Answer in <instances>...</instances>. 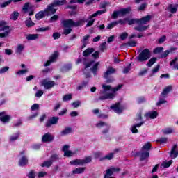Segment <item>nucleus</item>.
<instances>
[{"mask_svg": "<svg viewBox=\"0 0 178 178\" xmlns=\"http://www.w3.org/2000/svg\"><path fill=\"white\" fill-rule=\"evenodd\" d=\"M123 87V85L120 84L115 88H113L112 86L109 85H102V88H103L104 90H101L99 92L100 96L99 97L97 101H105V99H113L115 98V92L116 91H119L120 88Z\"/></svg>", "mask_w": 178, "mask_h": 178, "instance_id": "1", "label": "nucleus"}, {"mask_svg": "<svg viewBox=\"0 0 178 178\" xmlns=\"http://www.w3.org/2000/svg\"><path fill=\"white\" fill-rule=\"evenodd\" d=\"M63 27L65 29H72V27H79L83 26L84 24V19H79L76 22L73 19H66L62 22Z\"/></svg>", "mask_w": 178, "mask_h": 178, "instance_id": "2", "label": "nucleus"}, {"mask_svg": "<svg viewBox=\"0 0 178 178\" xmlns=\"http://www.w3.org/2000/svg\"><path fill=\"white\" fill-rule=\"evenodd\" d=\"M92 161V157L87 156L84 159H77L72 160L70 162V165H73V166H81L86 165V163H90Z\"/></svg>", "mask_w": 178, "mask_h": 178, "instance_id": "3", "label": "nucleus"}, {"mask_svg": "<svg viewBox=\"0 0 178 178\" xmlns=\"http://www.w3.org/2000/svg\"><path fill=\"white\" fill-rule=\"evenodd\" d=\"M149 58H151V51L148 49H145L140 51L136 59L138 62H147Z\"/></svg>", "mask_w": 178, "mask_h": 178, "instance_id": "4", "label": "nucleus"}, {"mask_svg": "<svg viewBox=\"0 0 178 178\" xmlns=\"http://www.w3.org/2000/svg\"><path fill=\"white\" fill-rule=\"evenodd\" d=\"M106 12V9H104L103 10H98L92 15H90L88 19L84 20V23H87L86 27H91L92 24H94V22H95V19L94 17H97V16H99L101 15H103V13H105Z\"/></svg>", "mask_w": 178, "mask_h": 178, "instance_id": "5", "label": "nucleus"}, {"mask_svg": "<svg viewBox=\"0 0 178 178\" xmlns=\"http://www.w3.org/2000/svg\"><path fill=\"white\" fill-rule=\"evenodd\" d=\"M131 12V7H128L127 8H122L118 11H114L111 15L112 19H118L119 16L122 17V16H124V15H127Z\"/></svg>", "mask_w": 178, "mask_h": 178, "instance_id": "6", "label": "nucleus"}, {"mask_svg": "<svg viewBox=\"0 0 178 178\" xmlns=\"http://www.w3.org/2000/svg\"><path fill=\"white\" fill-rule=\"evenodd\" d=\"M0 31H4V33H0V38H1L8 37L9 35V33H10L9 26H6V23H5L3 21L0 22Z\"/></svg>", "mask_w": 178, "mask_h": 178, "instance_id": "7", "label": "nucleus"}, {"mask_svg": "<svg viewBox=\"0 0 178 178\" xmlns=\"http://www.w3.org/2000/svg\"><path fill=\"white\" fill-rule=\"evenodd\" d=\"M95 126L97 129H102V134H108V133H109L110 127L108 123L103 121H99Z\"/></svg>", "mask_w": 178, "mask_h": 178, "instance_id": "8", "label": "nucleus"}, {"mask_svg": "<svg viewBox=\"0 0 178 178\" xmlns=\"http://www.w3.org/2000/svg\"><path fill=\"white\" fill-rule=\"evenodd\" d=\"M111 109H113L115 113H122L123 112V109H124V106L120 104V102H118L115 104L111 106Z\"/></svg>", "mask_w": 178, "mask_h": 178, "instance_id": "9", "label": "nucleus"}, {"mask_svg": "<svg viewBox=\"0 0 178 178\" xmlns=\"http://www.w3.org/2000/svg\"><path fill=\"white\" fill-rule=\"evenodd\" d=\"M41 86H42L45 90H51V88L55 86V81L44 79L42 81Z\"/></svg>", "mask_w": 178, "mask_h": 178, "instance_id": "10", "label": "nucleus"}, {"mask_svg": "<svg viewBox=\"0 0 178 178\" xmlns=\"http://www.w3.org/2000/svg\"><path fill=\"white\" fill-rule=\"evenodd\" d=\"M116 172H120V168H111L106 170V174L104 175V178H111L112 175Z\"/></svg>", "mask_w": 178, "mask_h": 178, "instance_id": "11", "label": "nucleus"}, {"mask_svg": "<svg viewBox=\"0 0 178 178\" xmlns=\"http://www.w3.org/2000/svg\"><path fill=\"white\" fill-rule=\"evenodd\" d=\"M54 8H56V6L54 5V3L47 6V8L44 10L46 16H49V15H55L56 13V9Z\"/></svg>", "mask_w": 178, "mask_h": 178, "instance_id": "12", "label": "nucleus"}, {"mask_svg": "<svg viewBox=\"0 0 178 178\" xmlns=\"http://www.w3.org/2000/svg\"><path fill=\"white\" fill-rule=\"evenodd\" d=\"M54 136L51 134V133H47L42 137V143H52L54 141Z\"/></svg>", "mask_w": 178, "mask_h": 178, "instance_id": "13", "label": "nucleus"}, {"mask_svg": "<svg viewBox=\"0 0 178 178\" xmlns=\"http://www.w3.org/2000/svg\"><path fill=\"white\" fill-rule=\"evenodd\" d=\"M58 120L59 118L52 117L51 118L49 119L48 121L46 122V127H51V126L54 124H57Z\"/></svg>", "mask_w": 178, "mask_h": 178, "instance_id": "14", "label": "nucleus"}, {"mask_svg": "<svg viewBox=\"0 0 178 178\" xmlns=\"http://www.w3.org/2000/svg\"><path fill=\"white\" fill-rule=\"evenodd\" d=\"M151 15H147L141 19H138V24H147V23L151 21Z\"/></svg>", "mask_w": 178, "mask_h": 178, "instance_id": "15", "label": "nucleus"}, {"mask_svg": "<svg viewBox=\"0 0 178 178\" xmlns=\"http://www.w3.org/2000/svg\"><path fill=\"white\" fill-rule=\"evenodd\" d=\"M113 73H116V69L112 67H108L107 68L106 72L104 73V79H108L111 74H113Z\"/></svg>", "mask_w": 178, "mask_h": 178, "instance_id": "16", "label": "nucleus"}, {"mask_svg": "<svg viewBox=\"0 0 178 178\" xmlns=\"http://www.w3.org/2000/svg\"><path fill=\"white\" fill-rule=\"evenodd\" d=\"M58 52H54V54L53 55L51 56L49 60H47L46 62V63L44 64V66H49L52 63L55 62V59H56V58H58Z\"/></svg>", "mask_w": 178, "mask_h": 178, "instance_id": "17", "label": "nucleus"}, {"mask_svg": "<svg viewBox=\"0 0 178 178\" xmlns=\"http://www.w3.org/2000/svg\"><path fill=\"white\" fill-rule=\"evenodd\" d=\"M176 149H177V145H174L170 154V158H172V159H175V158H177L178 151H177Z\"/></svg>", "mask_w": 178, "mask_h": 178, "instance_id": "18", "label": "nucleus"}, {"mask_svg": "<svg viewBox=\"0 0 178 178\" xmlns=\"http://www.w3.org/2000/svg\"><path fill=\"white\" fill-rule=\"evenodd\" d=\"M10 115H5V112L0 113V120L3 122V123H8L9 120H10Z\"/></svg>", "mask_w": 178, "mask_h": 178, "instance_id": "19", "label": "nucleus"}, {"mask_svg": "<svg viewBox=\"0 0 178 178\" xmlns=\"http://www.w3.org/2000/svg\"><path fill=\"white\" fill-rule=\"evenodd\" d=\"M143 124H144V122H141L140 123L134 124L131 127V131H132V133L134 134L138 133V130L137 129V127H141V126H143Z\"/></svg>", "mask_w": 178, "mask_h": 178, "instance_id": "20", "label": "nucleus"}, {"mask_svg": "<svg viewBox=\"0 0 178 178\" xmlns=\"http://www.w3.org/2000/svg\"><path fill=\"white\" fill-rule=\"evenodd\" d=\"M21 1L22 0H8L7 1L2 3L0 5V8H6V6H9V5H10V3H12V2H14L15 3H16L17 2H21Z\"/></svg>", "mask_w": 178, "mask_h": 178, "instance_id": "21", "label": "nucleus"}, {"mask_svg": "<svg viewBox=\"0 0 178 178\" xmlns=\"http://www.w3.org/2000/svg\"><path fill=\"white\" fill-rule=\"evenodd\" d=\"M139 156L140 158V161H144L149 158V152L142 151L139 153Z\"/></svg>", "mask_w": 178, "mask_h": 178, "instance_id": "22", "label": "nucleus"}, {"mask_svg": "<svg viewBox=\"0 0 178 178\" xmlns=\"http://www.w3.org/2000/svg\"><path fill=\"white\" fill-rule=\"evenodd\" d=\"M23 51H24V44H17L15 49L16 54H17L18 55H21Z\"/></svg>", "mask_w": 178, "mask_h": 178, "instance_id": "23", "label": "nucleus"}, {"mask_svg": "<svg viewBox=\"0 0 178 178\" xmlns=\"http://www.w3.org/2000/svg\"><path fill=\"white\" fill-rule=\"evenodd\" d=\"M29 163V160L25 156H22L19 161V166H26Z\"/></svg>", "mask_w": 178, "mask_h": 178, "instance_id": "24", "label": "nucleus"}, {"mask_svg": "<svg viewBox=\"0 0 178 178\" xmlns=\"http://www.w3.org/2000/svg\"><path fill=\"white\" fill-rule=\"evenodd\" d=\"M147 119L149 118L150 119H155L156 116H158V112L156 111H152L146 113L145 115Z\"/></svg>", "mask_w": 178, "mask_h": 178, "instance_id": "25", "label": "nucleus"}, {"mask_svg": "<svg viewBox=\"0 0 178 178\" xmlns=\"http://www.w3.org/2000/svg\"><path fill=\"white\" fill-rule=\"evenodd\" d=\"M178 57H175V59L170 62V66H172L173 69L178 70Z\"/></svg>", "mask_w": 178, "mask_h": 178, "instance_id": "26", "label": "nucleus"}, {"mask_svg": "<svg viewBox=\"0 0 178 178\" xmlns=\"http://www.w3.org/2000/svg\"><path fill=\"white\" fill-rule=\"evenodd\" d=\"M84 170H86V168L84 167H79L76 168L72 171V173L74 175H80L81 173H84Z\"/></svg>", "mask_w": 178, "mask_h": 178, "instance_id": "27", "label": "nucleus"}, {"mask_svg": "<svg viewBox=\"0 0 178 178\" xmlns=\"http://www.w3.org/2000/svg\"><path fill=\"white\" fill-rule=\"evenodd\" d=\"M172 88H173L172 86H167L165 88L163 89V90L161 93V95L163 97H166V95L169 94V92H170V91H172Z\"/></svg>", "mask_w": 178, "mask_h": 178, "instance_id": "28", "label": "nucleus"}, {"mask_svg": "<svg viewBox=\"0 0 178 178\" xmlns=\"http://www.w3.org/2000/svg\"><path fill=\"white\" fill-rule=\"evenodd\" d=\"M70 133H73V129L72 127H66L64 130L61 131V136H67V134H70Z\"/></svg>", "mask_w": 178, "mask_h": 178, "instance_id": "29", "label": "nucleus"}, {"mask_svg": "<svg viewBox=\"0 0 178 178\" xmlns=\"http://www.w3.org/2000/svg\"><path fill=\"white\" fill-rule=\"evenodd\" d=\"M26 40L29 41H34V40H37L38 38V34H28L26 35Z\"/></svg>", "mask_w": 178, "mask_h": 178, "instance_id": "30", "label": "nucleus"}, {"mask_svg": "<svg viewBox=\"0 0 178 178\" xmlns=\"http://www.w3.org/2000/svg\"><path fill=\"white\" fill-rule=\"evenodd\" d=\"M44 16H47V13H45V10L44 11H40L35 15V18L37 20H41L44 17Z\"/></svg>", "mask_w": 178, "mask_h": 178, "instance_id": "31", "label": "nucleus"}, {"mask_svg": "<svg viewBox=\"0 0 178 178\" xmlns=\"http://www.w3.org/2000/svg\"><path fill=\"white\" fill-rule=\"evenodd\" d=\"M72 70V65L70 64H67L65 65H64L62 68H61V72L63 73H65V72H69V70Z\"/></svg>", "mask_w": 178, "mask_h": 178, "instance_id": "32", "label": "nucleus"}, {"mask_svg": "<svg viewBox=\"0 0 178 178\" xmlns=\"http://www.w3.org/2000/svg\"><path fill=\"white\" fill-rule=\"evenodd\" d=\"M127 23L129 25L131 26L132 24H138V19H129L127 18Z\"/></svg>", "mask_w": 178, "mask_h": 178, "instance_id": "33", "label": "nucleus"}, {"mask_svg": "<svg viewBox=\"0 0 178 178\" xmlns=\"http://www.w3.org/2000/svg\"><path fill=\"white\" fill-rule=\"evenodd\" d=\"M92 52H94V48H88L83 52V55L84 56H88L89 55H91Z\"/></svg>", "mask_w": 178, "mask_h": 178, "instance_id": "34", "label": "nucleus"}, {"mask_svg": "<svg viewBox=\"0 0 178 178\" xmlns=\"http://www.w3.org/2000/svg\"><path fill=\"white\" fill-rule=\"evenodd\" d=\"M53 3L54 6H60L62 5L66 4V0H56Z\"/></svg>", "mask_w": 178, "mask_h": 178, "instance_id": "35", "label": "nucleus"}, {"mask_svg": "<svg viewBox=\"0 0 178 178\" xmlns=\"http://www.w3.org/2000/svg\"><path fill=\"white\" fill-rule=\"evenodd\" d=\"M156 60H157L156 57H152L146 64V66H147L148 67H151V66H152V65H154L155 62H156Z\"/></svg>", "mask_w": 178, "mask_h": 178, "instance_id": "36", "label": "nucleus"}, {"mask_svg": "<svg viewBox=\"0 0 178 178\" xmlns=\"http://www.w3.org/2000/svg\"><path fill=\"white\" fill-rule=\"evenodd\" d=\"M25 24L26 27H33L35 24L33 22V20H31V18L29 17L28 19L25 21Z\"/></svg>", "mask_w": 178, "mask_h": 178, "instance_id": "37", "label": "nucleus"}, {"mask_svg": "<svg viewBox=\"0 0 178 178\" xmlns=\"http://www.w3.org/2000/svg\"><path fill=\"white\" fill-rule=\"evenodd\" d=\"M134 29V30H136V31L143 32V31H145V30H147V29H148V26H136Z\"/></svg>", "mask_w": 178, "mask_h": 178, "instance_id": "38", "label": "nucleus"}, {"mask_svg": "<svg viewBox=\"0 0 178 178\" xmlns=\"http://www.w3.org/2000/svg\"><path fill=\"white\" fill-rule=\"evenodd\" d=\"M168 10H170L171 13H176V12H177V6L173 7V5L170 4L168 6Z\"/></svg>", "mask_w": 178, "mask_h": 178, "instance_id": "39", "label": "nucleus"}, {"mask_svg": "<svg viewBox=\"0 0 178 178\" xmlns=\"http://www.w3.org/2000/svg\"><path fill=\"white\" fill-rule=\"evenodd\" d=\"M172 163H173L172 160H170L169 161H163L161 163V166H163V168H169V166H170V165H172Z\"/></svg>", "mask_w": 178, "mask_h": 178, "instance_id": "40", "label": "nucleus"}, {"mask_svg": "<svg viewBox=\"0 0 178 178\" xmlns=\"http://www.w3.org/2000/svg\"><path fill=\"white\" fill-rule=\"evenodd\" d=\"M19 136H20V134H19V133H17V134H15V135L11 136L10 137V143H13V141H16V140H18Z\"/></svg>", "mask_w": 178, "mask_h": 178, "instance_id": "41", "label": "nucleus"}, {"mask_svg": "<svg viewBox=\"0 0 178 178\" xmlns=\"http://www.w3.org/2000/svg\"><path fill=\"white\" fill-rule=\"evenodd\" d=\"M19 15L20 14L18 12H13L11 14L10 19L11 20H17V17H19Z\"/></svg>", "mask_w": 178, "mask_h": 178, "instance_id": "42", "label": "nucleus"}, {"mask_svg": "<svg viewBox=\"0 0 178 178\" xmlns=\"http://www.w3.org/2000/svg\"><path fill=\"white\" fill-rule=\"evenodd\" d=\"M151 149V144L149 143L145 144V145L142 147V151L147 152Z\"/></svg>", "mask_w": 178, "mask_h": 178, "instance_id": "43", "label": "nucleus"}, {"mask_svg": "<svg viewBox=\"0 0 178 178\" xmlns=\"http://www.w3.org/2000/svg\"><path fill=\"white\" fill-rule=\"evenodd\" d=\"M118 24H119V22H111L108 24L106 29L108 30H111V29H113V27H115V26H118Z\"/></svg>", "mask_w": 178, "mask_h": 178, "instance_id": "44", "label": "nucleus"}, {"mask_svg": "<svg viewBox=\"0 0 178 178\" xmlns=\"http://www.w3.org/2000/svg\"><path fill=\"white\" fill-rule=\"evenodd\" d=\"M72 98H73V95H72V94H67L63 97V99L64 102L70 101Z\"/></svg>", "mask_w": 178, "mask_h": 178, "instance_id": "45", "label": "nucleus"}, {"mask_svg": "<svg viewBox=\"0 0 178 178\" xmlns=\"http://www.w3.org/2000/svg\"><path fill=\"white\" fill-rule=\"evenodd\" d=\"M156 143H160V144H166V143H168V138L166 137L161 138L160 139H158L156 140Z\"/></svg>", "mask_w": 178, "mask_h": 178, "instance_id": "46", "label": "nucleus"}, {"mask_svg": "<svg viewBox=\"0 0 178 178\" xmlns=\"http://www.w3.org/2000/svg\"><path fill=\"white\" fill-rule=\"evenodd\" d=\"M30 6V3L29 2H26L24 3L23 8H22V10L24 12V13H27V11L29 10V7Z\"/></svg>", "mask_w": 178, "mask_h": 178, "instance_id": "47", "label": "nucleus"}, {"mask_svg": "<svg viewBox=\"0 0 178 178\" xmlns=\"http://www.w3.org/2000/svg\"><path fill=\"white\" fill-rule=\"evenodd\" d=\"M52 165V161H44L43 163L41 164L42 168H49Z\"/></svg>", "mask_w": 178, "mask_h": 178, "instance_id": "48", "label": "nucleus"}, {"mask_svg": "<svg viewBox=\"0 0 178 178\" xmlns=\"http://www.w3.org/2000/svg\"><path fill=\"white\" fill-rule=\"evenodd\" d=\"M173 129L172 128H166L163 130V134H172L173 133Z\"/></svg>", "mask_w": 178, "mask_h": 178, "instance_id": "49", "label": "nucleus"}, {"mask_svg": "<svg viewBox=\"0 0 178 178\" xmlns=\"http://www.w3.org/2000/svg\"><path fill=\"white\" fill-rule=\"evenodd\" d=\"M113 155H115V153H110L107 155H106L103 159H107L108 161H111V159H113Z\"/></svg>", "mask_w": 178, "mask_h": 178, "instance_id": "50", "label": "nucleus"}, {"mask_svg": "<svg viewBox=\"0 0 178 178\" xmlns=\"http://www.w3.org/2000/svg\"><path fill=\"white\" fill-rule=\"evenodd\" d=\"M58 159H60V157L59 156V155L58 154H53L51 156V162H54L55 161H58Z\"/></svg>", "mask_w": 178, "mask_h": 178, "instance_id": "51", "label": "nucleus"}, {"mask_svg": "<svg viewBox=\"0 0 178 178\" xmlns=\"http://www.w3.org/2000/svg\"><path fill=\"white\" fill-rule=\"evenodd\" d=\"M73 155H74V153H73V152L70 150H67V152H64V156H67L68 158L70 156H73Z\"/></svg>", "mask_w": 178, "mask_h": 178, "instance_id": "52", "label": "nucleus"}, {"mask_svg": "<svg viewBox=\"0 0 178 178\" xmlns=\"http://www.w3.org/2000/svg\"><path fill=\"white\" fill-rule=\"evenodd\" d=\"M147 3H142L138 8V10H139L140 12L145 10V8H147Z\"/></svg>", "mask_w": 178, "mask_h": 178, "instance_id": "53", "label": "nucleus"}, {"mask_svg": "<svg viewBox=\"0 0 178 178\" xmlns=\"http://www.w3.org/2000/svg\"><path fill=\"white\" fill-rule=\"evenodd\" d=\"M129 47H136L137 45V42L134 40H130L127 43Z\"/></svg>", "mask_w": 178, "mask_h": 178, "instance_id": "54", "label": "nucleus"}, {"mask_svg": "<svg viewBox=\"0 0 178 178\" xmlns=\"http://www.w3.org/2000/svg\"><path fill=\"white\" fill-rule=\"evenodd\" d=\"M72 33V28H65L63 34L67 35Z\"/></svg>", "mask_w": 178, "mask_h": 178, "instance_id": "55", "label": "nucleus"}, {"mask_svg": "<svg viewBox=\"0 0 178 178\" xmlns=\"http://www.w3.org/2000/svg\"><path fill=\"white\" fill-rule=\"evenodd\" d=\"M99 65V62H97L92 68L91 70L92 71V72L96 74L97 73V70L98 69V65Z\"/></svg>", "mask_w": 178, "mask_h": 178, "instance_id": "56", "label": "nucleus"}, {"mask_svg": "<svg viewBox=\"0 0 178 178\" xmlns=\"http://www.w3.org/2000/svg\"><path fill=\"white\" fill-rule=\"evenodd\" d=\"M40 109V104H34L31 107V111H38Z\"/></svg>", "mask_w": 178, "mask_h": 178, "instance_id": "57", "label": "nucleus"}, {"mask_svg": "<svg viewBox=\"0 0 178 178\" xmlns=\"http://www.w3.org/2000/svg\"><path fill=\"white\" fill-rule=\"evenodd\" d=\"M48 173L47 172L41 171L38 173V177L41 178V177H45Z\"/></svg>", "mask_w": 178, "mask_h": 178, "instance_id": "58", "label": "nucleus"}, {"mask_svg": "<svg viewBox=\"0 0 178 178\" xmlns=\"http://www.w3.org/2000/svg\"><path fill=\"white\" fill-rule=\"evenodd\" d=\"M127 37H129V33H127V32H124L120 35V38L122 41H124V40H126Z\"/></svg>", "mask_w": 178, "mask_h": 178, "instance_id": "59", "label": "nucleus"}, {"mask_svg": "<svg viewBox=\"0 0 178 178\" xmlns=\"http://www.w3.org/2000/svg\"><path fill=\"white\" fill-rule=\"evenodd\" d=\"M131 64H129L128 66H127L124 69V70H123V73L124 74H127V73H129V72H130V70H131Z\"/></svg>", "mask_w": 178, "mask_h": 178, "instance_id": "60", "label": "nucleus"}, {"mask_svg": "<svg viewBox=\"0 0 178 178\" xmlns=\"http://www.w3.org/2000/svg\"><path fill=\"white\" fill-rule=\"evenodd\" d=\"M165 41H166V35H163L161 38H160L158 40V42L159 44H163V42H165Z\"/></svg>", "mask_w": 178, "mask_h": 178, "instance_id": "61", "label": "nucleus"}, {"mask_svg": "<svg viewBox=\"0 0 178 178\" xmlns=\"http://www.w3.org/2000/svg\"><path fill=\"white\" fill-rule=\"evenodd\" d=\"M27 176L29 178H35V172L34 170H31Z\"/></svg>", "mask_w": 178, "mask_h": 178, "instance_id": "62", "label": "nucleus"}, {"mask_svg": "<svg viewBox=\"0 0 178 178\" xmlns=\"http://www.w3.org/2000/svg\"><path fill=\"white\" fill-rule=\"evenodd\" d=\"M60 35H62L60 33H53V38L54 40H58L59 38H60Z\"/></svg>", "mask_w": 178, "mask_h": 178, "instance_id": "63", "label": "nucleus"}, {"mask_svg": "<svg viewBox=\"0 0 178 178\" xmlns=\"http://www.w3.org/2000/svg\"><path fill=\"white\" fill-rule=\"evenodd\" d=\"M170 54V51L169 50H166L165 51H164L161 55V58H167L168 56Z\"/></svg>", "mask_w": 178, "mask_h": 178, "instance_id": "64", "label": "nucleus"}]
</instances>
